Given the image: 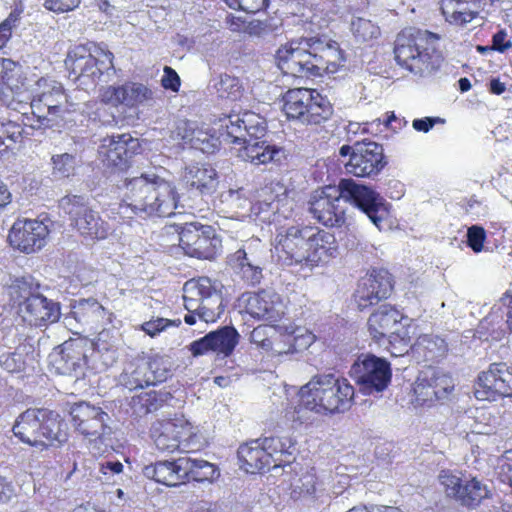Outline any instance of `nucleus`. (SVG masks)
<instances>
[{"mask_svg": "<svg viewBox=\"0 0 512 512\" xmlns=\"http://www.w3.org/2000/svg\"><path fill=\"white\" fill-rule=\"evenodd\" d=\"M341 199L359 208L379 230L383 228L389 216L385 199L353 179H341L337 186L316 190L309 201V212L325 226L340 227L345 223L344 209L339 206Z\"/></svg>", "mask_w": 512, "mask_h": 512, "instance_id": "1", "label": "nucleus"}, {"mask_svg": "<svg viewBox=\"0 0 512 512\" xmlns=\"http://www.w3.org/2000/svg\"><path fill=\"white\" fill-rule=\"evenodd\" d=\"M276 61L283 73L310 78L335 73L344 58L337 42L308 37L282 45L276 52Z\"/></svg>", "mask_w": 512, "mask_h": 512, "instance_id": "2", "label": "nucleus"}, {"mask_svg": "<svg viewBox=\"0 0 512 512\" xmlns=\"http://www.w3.org/2000/svg\"><path fill=\"white\" fill-rule=\"evenodd\" d=\"M274 253L282 265L312 269L336 257L338 249L332 234L311 226L293 225L277 233Z\"/></svg>", "mask_w": 512, "mask_h": 512, "instance_id": "3", "label": "nucleus"}, {"mask_svg": "<svg viewBox=\"0 0 512 512\" xmlns=\"http://www.w3.org/2000/svg\"><path fill=\"white\" fill-rule=\"evenodd\" d=\"M220 137L228 143L242 145L238 156L255 165L270 162L281 163L286 158L285 151L276 145L260 141L266 133V122L258 114L245 111L229 115L222 125Z\"/></svg>", "mask_w": 512, "mask_h": 512, "instance_id": "4", "label": "nucleus"}, {"mask_svg": "<svg viewBox=\"0 0 512 512\" xmlns=\"http://www.w3.org/2000/svg\"><path fill=\"white\" fill-rule=\"evenodd\" d=\"M123 188V203L136 215L166 217L178 207L176 187L159 176L125 178Z\"/></svg>", "mask_w": 512, "mask_h": 512, "instance_id": "5", "label": "nucleus"}, {"mask_svg": "<svg viewBox=\"0 0 512 512\" xmlns=\"http://www.w3.org/2000/svg\"><path fill=\"white\" fill-rule=\"evenodd\" d=\"M439 36L427 30L406 28L394 42V58L399 66L425 77L439 69L443 57L438 48Z\"/></svg>", "mask_w": 512, "mask_h": 512, "instance_id": "6", "label": "nucleus"}, {"mask_svg": "<svg viewBox=\"0 0 512 512\" xmlns=\"http://www.w3.org/2000/svg\"><path fill=\"white\" fill-rule=\"evenodd\" d=\"M299 396L298 409L305 408L319 414L344 413L352 405L354 388L345 378L323 374L314 376L302 386Z\"/></svg>", "mask_w": 512, "mask_h": 512, "instance_id": "7", "label": "nucleus"}, {"mask_svg": "<svg viewBox=\"0 0 512 512\" xmlns=\"http://www.w3.org/2000/svg\"><path fill=\"white\" fill-rule=\"evenodd\" d=\"M114 55L96 44L77 45L69 50L65 66L69 77L87 87L110 82L116 74Z\"/></svg>", "mask_w": 512, "mask_h": 512, "instance_id": "8", "label": "nucleus"}, {"mask_svg": "<svg viewBox=\"0 0 512 512\" xmlns=\"http://www.w3.org/2000/svg\"><path fill=\"white\" fill-rule=\"evenodd\" d=\"M143 474L166 486H177L190 480L212 482L219 477L218 468L207 460L189 455L174 460L157 461L146 465Z\"/></svg>", "mask_w": 512, "mask_h": 512, "instance_id": "9", "label": "nucleus"}, {"mask_svg": "<svg viewBox=\"0 0 512 512\" xmlns=\"http://www.w3.org/2000/svg\"><path fill=\"white\" fill-rule=\"evenodd\" d=\"M59 207L68 215L71 225L85 238L104 239L109 232V225L94 211L88 200L79 195L65 196Z\"/></svg>", "mask_w": 512, "mask_h": 512, "instance_id": "10", "label": "nucleus"}, {"mask_svg": "<svg viewBox=\"0 0 512 512\" xmlns=\"http://www.w3.org/2000/svg\"><path fill=\"white\" fill-rule=\"evenodd\" d=\"M350 375L362 393L372 395L388 387L392 373L388 361L375 355H365L351 366Z\"/></svg>", "mask_w": 512, "mask_h": 512, "instance_id": "11", "label": "nucleus"}, {"mask_svg": "<svg viewBox=\"0 0 512 512\" xmlns=\"http://www.w3.org/2000/svg\"><path fill=\"white\" fill-rule=\"evenodd\" d=\"M179 245L185 254L199 259H212L221 247V239L212 226L198 222L180 227Z\"/></svg>", "mask_w": 512, "mask_h": 512, "instance_id": "12", "label": "nucleus"}, {"mask_svg": "<svg viewBox=\"0 0 512 512\" xmlns=\"http://www.w3.org/2000/svg\"><path fill=\"white\" fill-rule=\"evenodd\" d=\"M475 397L479 400H496L497 397L512 398V365L506 362L491 363L478 376Z\"/></svg>", "mask_w": 512, "mask_h": 512, "instance_id": "13", "label": "nucleus"}, {"mask_svg": "<svg viewBox=\"0 0 512 512\" xmlns=\"http://www.w3.org/2000/svg\"><path fill=\"white\" fill-rule=\"evenodd\" d=\"M409 319L404 317L398 310L390 305H381L373 312L368 319V331L371 337L380 344H385V340L397 337H406V330L409 329L407 322Z\"/></svg>", "mask_w": 512, "mask_h": 512, "instance_id": "14", "label": "nucleus"}, {"mask_svg": "<svg viewBox=\"0 0 512 512\" xmlns=\"http://www.w3.org/2000/svg\"><path fill=\"white\" fill-rule=\"evenodd\" d=\"M140 149L138 139L124 133L104 138L98 148V154L107 168L122 171L129 166V160Z\"/></svg>", "mask_w": 512, "mask_h": 512, "instance_id": "15", "label": "nucleus"}, {"mask_svg": "<svg viewBox=\"0 0 512 512\" xmlns=\"http://www.w3.org/2000/svg\"><path fill=\"white\" fill-rule=\"evenodd\" d=\"M70 415L75 429L84 436L104 440L112 433L107 424L110 417L99 407L80 402L71 407Z\"/></svg>", "mask_w": 512, "mask_h": 512, "instance_id": "16", "label": "nucleus"}, {"mask_svg": "<svg viewBox=\"0 0 512 512\" xmlns=\"http://www.w3.org/2000/svg\"><path fill=\"white\" fill-rule=\"evenodd\" d=\"M354 155L345 163L346 171L356 177L377 175L386 165L383 147L373 141L355 142Z\"/></svg>", "mask_w": 512, "mask_h": 512, "instance_id": "17", "label": "nucleus"}, {"mask_svg": "<svg viewBox=\"0 0 512 512\" xmlns=\"http://www.w3.org/2000/svg\"><path fill=\"white\" fill-rule=\"evenodd\" d=\"M453 388L454 383L450 376L433 367H427L420 371L413 390L417 403L425 404L445 399Z\"/></svg>", "mask_w": 512, "mask_h": 512, "instance_id": "18", "label": "nucleus"}, {"mask_svg": "<svg viewBox=\"0 0 512 512\" xmlns=\"http://www.w3.org/2000/svg\"><path fill=\"white\" fill-rule=\"evenodd\" d=\"M240 335L233 326H224L193 341L189 350L194 357L215 353L222 358L229 357L239 342Z\"/></svg>", "mask_w": 512, "mask_h": 512, "instance_id": "19", "label": "nucleus"}, {"mask_svg": "<svg viewBox=\"0 0 512 512\" xmlns=\"http://www.w3.org/2000/svg\"><path fill=\"white\" fill-rule=\"evenodd\" d=\"M48 234V227L43 221L17 220L10 229L8 240L14 248L25 253H32L45 245Z\"/></svg>", "mask_w": 512, "mask_h": 512, "instance_id": "20", "label": "nucleus"}, {"mask_svg": "<svg viewBox=\"0 0 512 512\" xmlns=\"http://www.w3.org/2000/svg\"><path fill=\"white\" fill-rule=\"evenodd\" d=\"M19 314L30 326L42 327L57 322L61 317L60 304L40 293L20 303Z\"/></svg>", "mask_w": 512, "mask_h": 512, "instance_id": "21", "label": "nucleus"}, {"mask_svg": "<svg viewBox=\"0 0 512 512\" xmlns=\"http://www.w3.org/2000/svg\"><path fill=\"white\" fill-rule=\"evenodd\" d=\"M182 182L191 196L211 197L217 190V171L206 165H189L184 168Z\"/></svg>", "mask_w": 512, "mask_h": 512, "instance_id": "22", "label": "nucleus"}, {"mask_svg": "<svg viewBox=\"0 0 512 512\" xmlns=\"http://www.w3.org/2000/svg\"><path fill=\"white\" fill-rule=\"evenodd\" d=\"M101 101L112 106L132 108L152 98V91L141 83L127 82L121 86H107L100 94Z\"/></svg>", "mask_w": 512, "mask_h": 512, "instance_id": "23", "label": "nucleus"}, {"mask_svg": "<svg viewBox=\"0 0 512 512\" xmlns=\"http://www.w3.org/2000/svg\"><path fill=\"white\" fill-rule=\"evenodd\" d=\"M190 433L188 423L183 420H165L153 424L151 438L159 451L174 452L181 440Z\"/></svg>", "mask_w": 512, "mask_h": 512, "instance_id": "24", "label": "nucleus"}, {"mask_svg": "<svg viewBox=\"0 0 512 512\" xmlns=\"http://www.w3.org/2000/svg\"><path fill=\"white\" fill-rule=\"evenodd\" d=\"M105 315L104 307L94 298L79 299L71 304V311L63 316V323L71 331L81 326L98 324Z\"/></svg>", "mask_w": 512, "mask_h": 512, "instance_id": "25", "label": "nucleus"}, {"mask_svg": "<svg viewBox=\"0 0 512 512\" xmlns=\"http://www.w3.org/2000/svg\"><path fill=\"white\" fill-rule=\"evenodd\" d=\"M246 310L252 317L269 322H277L284 315V307L279 297L266 291L250 296Z\"/></svg>", "mask_w": 512, "mask_h": 512, "instance_id": "26", "label": "nucleus"}, {"mask_svg": "<svg viewBox=\"0 0 512 512\" xmlns=\"http://www.w3.org/2000/svg\"><path fill=\"white\" fill-rule=\"evenodd\" d=\"M64 101H66V96L60 85L53 86L50 91H45L34 99L31 107L33 114L37 116L38 127L50 126L51 119L48 116L57 115Z\"/></svg>", "mask_w": 512, "mask_h": 512, "instance_id": "27", "label": "nucleus"}, {"mask_svg": "<svg viewBox=\"0 0 512 512\" xmlns=\"http://www.w3.org/2000/svg\"><path fill=\"white\" fill-rule=\"evenodd\" d=\"M39 440L40 445L49 446L55 442L61 445L67 441V434L62 429L64 423L60 419V415L52 410L39 408Z\"/></svg>", "mask_w": 512, "mask_h": 512, "instance_id": "28", "label": "nucleus"}, {"mask_svg": "<svg viewBox=\"0 0 512 512\" xmlns=\"http://www.w3.org/2000/svg\"><path fill=\"white\" fill-rule=\"evenodd\" d=\"M240 468L247 473H256L269 467L271 461L263 450L260 439L242 444L237 451Z\"/></svg>", "mask_w": 512, "mask_h": 512, "instance_id": "29", "label": "nucleus"}, {"mask_svg": "<svg viewBox=\"0 0 512 512\" xmlns=\"http://www.w3.org/2000/svg\"><path fill=\"white\" fill-rule=\"evenodd\" d=\"M201 314L200 319L206 323L215 322L223 312L221 293L212 285L209 278H200Z\"/></svg>", "mask_w": 512, "mask_h": 512, "instance_id": "30", "label": "nucleus"}, {"mask_svg": "<svg viewBox=\"0 0 512 512\" xmlns=\"http://www.w3.org/2000/svg\"><path fill=\"white\" fill-rule=\"evenodd\" d=\"M39 408H29L21 413L13 425V433L22 442L32 446H37L42 443L39 440Z\"/></svg>", "mask_w": 512, "mask_h": 512, "instance_id": "31", "label": "nucleus"}, {"mask_svg": "<svg viewBox=\"0 0 512 512\" xmlns=\"http://www.w3.org/2000/svg\"><path fill=\"white\" fill-rule=\"evenodd\" d=\"M313 91L306 88L292 89L284 95L283 111L289 119H295L305 123L308 105L313 100Z\"/></svg>", "mask_w": 512, "mask_h": 512, "instance_id": "32", "label": "nucleus"}, {"mask_svg": "<svg viewBox=\"0 0 512 512\" xmlns=\"http://www.w3.org/2000/svg\"><path fill=\"white\" fill-rule=\"evenodd\" d=\"M60 361L63 362L62 373L75 374L78 378L86 364V355L83 351L82 340H70L61 345L59 353Z\"/></svg>", "mask_w": 512, "mask_h": 512, "instance_id": "33", "label": "nucleus"}, {"mask_svg": "<svg viewBox=\"0 0 512 512\" xmlns=\"http://www.w3.org/2000/svg\"><path fill=\"white\" fill-rule=\"evenodd\" d=\"M184 132L181 133L179 127V135L182 139L189 143L190 146L196 150H200L206 154H213L220 147V138L210 134L208 131L203 129L194 128L190 123H184Z\"/></svg>", "mask_w": 512, "mask_h": 512, "instance_id": "34", "label": "nucleus"}, {"mask_svg": "<svg viewBox=\"0 0 512 512\" xmlns=\"http://www.w3.org/2000/svg\"><path fill=\"white\" fill-rule=\"evenodd\" d=\"M148 374L149 365L143 359L138 360L127 365L119 376V382L130 391L142 389L150 386Z\"/></svg>", "mask_w": 512, "mask_h": 512, "instance_id": "35", "label": "nucleus"}, {"mask_svg": "<svg viewBox=\"0 0 512 512\" xmlns=\"http://www.w3.org/2000/svg\"><path fill=\"white\" fill-rule=\"evenodd\" d=\"M51 175L56 180L71 179L77 174L81 166V159L76 153L53 154L50 160Z\"/></svg>", "mask_w": 512, "mask_h": 512, "instance_id": "36", "label": "nucleus"}, {"mask_svg": "<svg viewBox=\"0 0 512 512\" xmlns=\"http://www.w3.org/2000/svg\"><path fill=\"white\" fill-rule=\"evenodd\" d=\"M263 450L269 456V461H279V463H290L293 454V442L289 437H265L260 439Z\"/></svg>", "mask_w": 512, "mask_h": 512, "instance_id": "37", "label": "nucleus"}, {"mask_svg": "<svg viewBox=\"0 0 512 512\" xmlns=\"http://www.w3.org/2000/svg\"><path fill=\"white\" fill-rule=\"evenodd\" d=\"M413 350L428 361L443 357L447 352L445 340L437 335L424 334L413 344Z\"/></svg>", "mask_w": 512, "mask_h": 512, "instance_id": "38", "label": "nucleus"}, {"mask_svg": "<svg viewBox=\"0 0 512 512\" xmlns=\"http://www.w3.org/2000/svg\"><path fill=\"white\" fill-rule=\"evenodd\" d=\"M200 279L198 280H190L184 284L183 290V300L184 307L188 311V314L185 315L184 321L188 325H193L196 322L195 314L200 318L201 314V286Z\"/></svg>", "mask_w": 512, "mask_h": 512, "instance_id": "39", "label": "nucleus"}, {"mask_svg": "<svg viewBox=\"0 0 512 512\" xmlns=\"http://www.w3.org/2000/svg\"><path fill=\"white\" fill-rule=\"evenodd\" d=\"M489 496L490 490L487 485L473 478L463 485L457 501L468 508H476L484 499L489 498Z\"/></svg>", "mask_w": 512, "mask_h": 512, "instance_id": "40", "label": "nucleus"}, {"mask_svg": "<svg viewBox=\"0 0 512 512\" xmlns=\"http://www.w3.org/2000/svg\"><path fill=\"white\" fill-rule=\"evenodd\" d=\"M313 100L308 105L306 111L305 123L310 125H319L333 114V108L327 98L322 97L318 92L313 91Z\"/></svg>", "mask_w": 512, "mask_h": 512, "instance_id": "41", "label": "nucleus"}, {"mask_svg": "<svg viewBox=\"0 0 512 512\" xmlns=\"http://www.w3.org/2000/svg\"><path fill=\"white\" fill-rule=\"evenodd\" d=\"M108 338L109 332L103 330L98 334L97 339L92 342L95 356L99 358L105 369L113 366L118 359L117 348L108 343Z\"/></svg>", "mask_w": 512, "mask_h": 512, "instance_id": "42", "label": "nucleus"}, {"mask_svg": "<svg viewBox=\"0 0 512 512\" xmlns=\"http://www.w3.org/2000/svg\"><path fill=\"white\" fill-rule=\"evenodd\" d=\"M218 94L223 98L238 100L242 97L244 87L240 79L229 74H220L218 81L214 84Z\"/></svg>", "mask_w": 512, "mask_h": 512, "instance_id": "43", "label": "nucleus"}, {"mask_svg": "<svg viewBox=\"0 0 512 512\" xmlns=\"http://www.w3.org/2000/svg\"><path fill=\"white\" fill-rule=\"evenodd\" d=\"M364 280H372L374 297L380 300L387 299L392 291V276L385 269L372 270L369 275L363 277Z\"/></svg>", "mask_w": 512, "mask_h": 512, "instance_id": "44", "label": "nucleus"}, {"mask_svg": "<svg viewBox=\"0 0 512 512\" xmlns=\"http://www.w3.org/2000/svg\"><path fill=\"white\" fill-rule=\"evenodd\" d=\"M351 32L357 42L365 43L376 39L380 35V28L371 20L357 17L351 21Z\"/></svg>", "mask_w": 512, "mask_h": 512, "instance_id": "45", "label": "nucleus"}, {"mask_svg": "<svg viewBox=\"0 0 512 512\" xmlns=\"http://www.w3.org/2000/svg\"><path fill=\"white\" fill-rule=\"evenodd\" d=\"M229 264L236 273H241L244 269L263 270L262 261L252 252L245 249H239L229 256Z\"/></svg>", "mask_w": 512, "mask_h": 512, "instance_id": "46", "label": "nucleus"}, {"mask_svg": "<svg viewBox=\"0 0 512 512\" xmlns=\"http://www.w3.org/2000/svg\"><path fill=\"white\" fill-rule=\"evenodd\" d=\"M149 365V381L150 385H156L166 381L171 376V363L163 357H153L146 361Z\"/></svg>", "mask_w": 512, "mask_h": 512, "instance_id": "47", "label": "nucleus"}, {"mask_svg": "<svg viewBox=\"0 0 512 512\" xmlns=\"http://www.w3.org/2000/svg\"><path fill=\"white\" fill-rule=\"evenodd\" d=\"M170 399H172V395L167 391L151 390L141 393L138 396V403L145 409L146 413H151L162 408Z\"/></svg>", "mask_w": 512, "mask_h": 512, "instance_id": "48", "label": "nucleus"}, {"mask_svg": "<svg viewBox=\"0 0 512 512\" xmlns=\"http://www.w3.org/2000/svg\"><path fill=\"white\" fill-rule=\"evenodd\" d=\"M0 134L7 141V148L13 149L16 144L21 143L28 132L21 124L14 121L0 123Z\"/></svg>", "mask_w": 512, "mask_h": 512, "instance_id": "49", "label": "nucleus"}, {"mask_svg": "<svg viewBox=\"0 0 512 512\" xmlns=\"http://www.w3.org/2000/svg\"><path fill=\"white\" fill-rule=\"evenodd\" d=\"M372 280H361L358 283L357 290L354 294L355 301L360 310H364L372 305L378 304L381 300L380 298L374 297Z\"/></svg>", "mask_w": 512, "mask_h": 512, "instance_id": "50", "label": "nucleus"}, {"mask_svg": "<svg viewBox=\"0 0 512 512\" xmlns=\"http://www.w3.org/2000/svg\"><path fill=\"white\" fill-rule=\"evenodd\" d=\"M9 294L14 301L18 302V306L20 307V303L35 296L36 292L33 291L30 279L18 278L10 285Z\"/></svg>", "mask_w": 512, "mask_h": 512, "instance_id": "51", "label": "nucleus"}, {"mask_svg": "<svg viewBox=\"0 0 512 512\" xmlns=\"http://www.w3.org/2000/svg\"><path fill=\"white\" fill-rule=\"evenodd\" d=\"M16 64L10 59H0V98L6 94V90H11L12 80L15 76Z\"/></svg>", "mask_w": 512, "mask_h": 512, "instance_id": "52", "label": "nucleus"}, {"mask_svg": "<svg viewBox=\"0 0 512 512\" xmlns=\"http://www.w3.org/2000/svg\"><path fill=\"white\" fill-rule=\"evenodd\" d=\"M0 366L12 374H19L25 370L24 356L17 352H7L0 356Z\"/></svg>", "mask_w": 512, "mask_h": 512, "instance_id": "53", "label": "nucleus"}, {"mask_svg": "<svg viewBox=\"0 0 512 512\" xmlns=\"http://www.w3.org/2000/svg\"><path fill=\"white\" fill-rule=\"evenodd\" d=\"M181 325V320H169L166 318L157 317L156 319H151L147 322H144L141 325V329L150 337H155L160 332L164 331L166 328L170 326L178 327Z\"/></svg>", "mask_w": 512, "mask_h": 512, "instance_id": "54", "label": "nucleus"}, {"mask_svg": "<svg viewBox=\"0 0 512 512\" xmlns=\"http://www.w3.org/2000/svg\"><path fill=\"white\" fill-rule=\"evenodd\" d=\"M397 338L385 340L386 348L390 350L392 356H403L408 353L409 349H413L409 329L406 330V337L404 339L402 337Z\"/></svg>", "mask_w": 512, "mask_h": 512, "instance_id": "55", "label": "nucleus"}, {"mask_svg": "<svg viewBox=\"0 0 512 512\" xmlns=\"http://www.w3.org/2000/svg\"><path fill=\"white\" fill-rule=\"evenodd\" d=\"M439 479L445 488L447 496L457 500L464 485L462 480L459 477L444 471L439 475Z\"/></svg>", "mask_w": 512, "mask_h": 512, "instance_id": "56", "label": "nucleus"}, {"mask_svg": "<svg viewBox=\"0 0 512 512\" xmlns=\"http://www.w3.org/2000/svg\"><path fill=\"white\" fill-rule=\"evenodd\" d=\"M467 245L475 252L483 250V243L486 239V233L483 227L473 225L467 230Z\"/></svg>", "mask_w": 512, "mask_h": 512, "instance_id": "57", "label": "nucleus"}, {"mask_svg": "<svg viewBox=\"0 0 512 512\" xmlns=\"http://www.w3.org/2000/svg\"><path fill=\"white\" fill-rule=\"evenodd\" d=\"M43 6L56 13H64L74 10L80 4V0H42Z\"/></svg>", "mask_w": 512, "mask_h": 512, "instance_id": "58", "label": "nucleus"}, {"mask_svg": "<svg viewBox=\"0 0 512 512\" xmlns=\"http://www.w3.org/2000/svg\"><path fill=\"white\" fill-rule=\"evenodd\" d=\"M163 71L164 75L161 79L162 86L165 89H170L173 92H177L181 84L179 75L173 68L169 66H165Z\"/></svg>", "mask_w": 512, "mask_h": 512, "instance_id": "59", "label": "nucleus"}, {"mask_svg": "<svg viewBox=\"0 0 512 512\" xmlns=\"http://www.w3.org/2000/svg\"><path fill=\"white\" fill-rule=\"evenodd\" d=\"M18 18L14 14H10L7 19H5L0 24V48H2L8 39L11 36V30L15 26Z\"/></svg>", "mask_w": 512, "mask_h": 512, "instance_id": "60", "label": "nucleus"}, {"mask_svg": "<svg viewBox=\"0 0 512 512\" xmlns=\"http://www.w3.org/2000/svg\"><path fill=\"white\" fill-rule=\"evenodd\" d=\"M236 10H242L247 13H256L268 5V0H241Z\"/></svg>", "mask_w": 512, "mask_h": 512, "instance_id": "61", "label": "nucleus"}, {"mask_svg": "<svg viewBox=\"0 0 512 512\" xmlns=\"http://www.w3.org/2000/svg\"><path fill=\"white\" fill-rule=\"evenodd\" d=\"M507 33L504 30L498 31L492 37V48L499 52H505L512 46L511 41L506 40Z\"/></svg>", "mask_w": 512, "mask_h": 512, "instance_id": "62", "label": "nucleus"}, {"mask_svg": "<svg viewBox=\"0 0 512 512\" xmlns=\"http://www.w3.org/2000/svg\"><path fill=\"white\" fill-rule=\"evenodd\" d=\"M450 5L451 4H449L447 1L444 2V6L442 7L443 15L450 23L462 26L463 10L453 9L452 11H449Z\"/></svg>", "mask_w": 512, "mask_h": 512, "instance_id": "63", "label": "nucleus"}, {"mask_svg": "<svg viewBox=\"0 0 512 512\" xmlns=\"http://www.w3.org/2000/svg\"><path fill=\"white\" fill-rule=\"evenodd\" d=\"M500 468L507 475L508 480L512 477V449L506 450L499 458Z\"/></svg>", "mask_w": 512, "mask_h": 512, "instance_id": "64", "label": "nucleus"}]
</instances>
